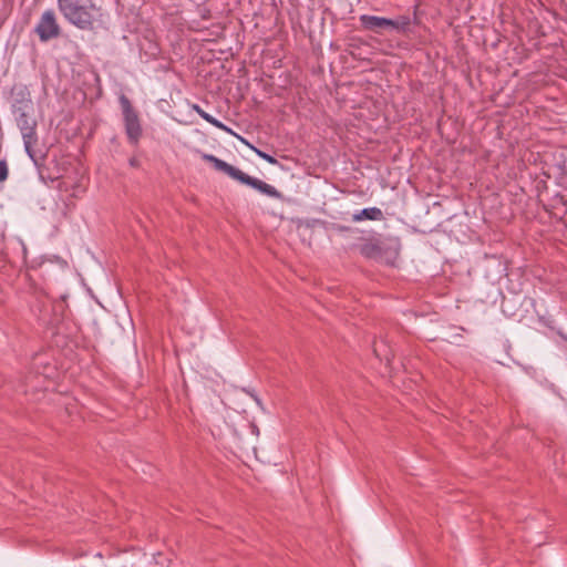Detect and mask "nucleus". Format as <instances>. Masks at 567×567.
<instances>
[{"instance_id": "obj_1", "label": "nucleus", "mask_w": 567, "mask_h": 567, "mask_svg": "<svg viewBox=\"0 0 567 567\" xmlns=\"http://www.w3.org/2000/svg\"><path fill=\"white\" fill-rule=\"evenodd\" d=\"M56 144L51 148L52 158L48 166L39 167V174L43 182L48 179H59L63 176H70L71 153L69 143L71 142V118L65 115L55 127Z\"/></svg>"}, {"instance_id": "obj_2", "label": "nucleus", "mask_w": 567, "mask_h": 567, "mask_svg": "<svg viewBox=\"0 0 567 567\" xmlns=\"http://www.w3.org/2000/svg\"><path fill=\"white\" fill-rule=\"evenodd\" d=\"M359 251L364 258L393 266L400 256L401 240L396 236L371 237L360 246Z\"/></svg>"}, {"instance_id": "obj_3", "label": "nucleus", "mask_w": 567, "mask_h": 567, "mask_svg": "<svg viewBox=\"0 0 567 567\" xmlns=\"http://www.w3.org/2000/svg\"><path fill=\"white\" fill-rule=\"evenodd\" d=\"M202 157L204 161L212 163L215 169L227 174L228 176L238 181L239 183L248 185L269 197H274V198H278V199L282 198V194L279 190H277L274 186H271L256 177H251V176L247 175L246 173L241 172L239 168L226 163L225 161H223L214 155H210V154H203Z\"/></svg>"}, {"instance_id": "obj_4", "label": "nucleus", "mask_w": 567, "mask_h": 567, "mask_svg": "<svg viewBox=\"0 0 567 567\" xmlns=\"http://www.w3.org/2000/svg\"><path fill=\"white\" fill-rule=\"evenodd\" d=\"M14 115L17 126L19 127L27 154L39 165V161L43 159L44 155L39 146V136L37 133L38 121L35 117V109L28 112H19Z\"/></svg>"}, {"instance_id": "obj_5", "label": "nucleus", "mask_w": 567, "mask_h": 567, "mask_svg": "<svg viewBox=\"0 0 567 567\" xmlns=\"http://www.w3.org/2000/svg\"><path fill=\"white\" fill-rule=\"evenodd\" d=\"M120 104L128 142L133 145H137L143 132L138 114L126 95L122 94L120 96Z\"/></svg>"}, {"instance_id": "obj_6", "label": "nucleus", "mask_w": 567, "mask_h": 567, "mask_svg": "<svg viewBox=\"0 0 567 567\" xmlns=\"http://www.w3.org/2000/svg\"><path fill=\"white\" fill-rule=\"evenodd\" d=\"M94 11L95 7L91 0H73V24L81 29L91 28Z\"/></svg>"}, {"instance_id": "obj_7", "label": "nucleus", "mask_w": 567, "mask_h": 567, "mask_svg": "<svg viewBox=\"0 0 567 567\" xmlns=\"http://www.w3.org/2000/svg\"><path fill=\"white\" fill-rule=\"evenodd\" d=\"M11 111L13 114L22 111H33V109H35L31 93L24 84H14L11 87Z\"/></svg>"}, {"instance_id": "obj_8", "label": "nucleus", "mask_w": 567, "mask_h": 567, "mask_svg": "<svg viewBox=\"0 0 567 567\" xmlns=\"http://www.w3.org/2000/svg\"><path fill=\"white\" fill-rule=\"evenodd\" d=\"M58 190L55 204L58 209L68 216L71 206V176H63L59 179H49Z\"/></svg>"}, {"instance_id": "obj_9", "label": "nucleus", "mask_w": 567, "mask_h": 567, "mask_svg": "<svg viewBox=\"0 0 567 567\" xmlns=\"http://www.w3.org/2000/svg\"><path fill=\"white\" fill-rule=\"evenodd\" d=\"M34 31L42 42H48L49 40L59 37L60 27L56 22L54 12L51 10L45 11Z\"/></svg>"}, {"instance_id": "obj_10", "label": "nucleus", "mask_w": 567, "mask_h": 567, "mask_svg": "<svg viewBox=\"0 0 567 567\" xmlns=\"http://www.w3.org/2000/svg\"><path fill=\"white\" fill-rule=\"evenodd\" d=\"M359 20L363 29L375 33H382L384 30H390L391 25V19L383 17L362 14Z\"/></svg>"}, {"instance_id": "obj_11", "label": "nucleus", "mask_w": 567, "mask_h": 567, "mask_svg": "<svg viewBox=\"0 0 567 567\" xmlns=\"http://www.w3.org/2000/svg\"><path fill=\"white\" fill-rule=\"evenodd\" d=\"M382 218L383 213L380 208L377 207L364 208L352 216L353 221H362L364 219L381 220Z\"/></svg>"}, {"instance_id": "obj_12", "label": "nucleus", "mask_w": 567, "mask_h": 567, "mask_svg": "<svg viewBox=\"0 0 567 567\" xmlns=\"http://www.w3.org/2000/svg\"><path fill=\"white\" fill-rule=\"evenodd\" d=\"M411 25V19L408 16H399L391 19L390 30H395L399 33H406Z\"/></svg>"}, {"instance_id": "obj_13", "label": "nucleus", "mask_w": 567, "mask_h": 567, "mask_svg": "<svg viewBox=\"0 0 567 567\" xmlns=\"http://www.w3.org/2000/svg\"><path fill=\"white\" fill-rule=\"evenodd\" d=\"M89 178L82 175L76 184H73V197H76L79 193H84L86 189Z\"/></svg>"}, {"instance_id": "obj_14", "label": "nucleus", "mask_w": 567, "mask_h": 567, "mask_svg": "<svg viewBox=\"0 0 567 567\" xmlns=\"http://www.w3.org/2000/svg\"><path fill=\"white\" fill-rule=\"evenodd\" d=\"M59 8L64 17L71 20V0H59Z\"/></svg>"}, {"instance_id": "obj_15", "label": "nucleus", "mask_w": 567, "mask_h": 567, "mask_svg": "<svg viewBox=\"0 0 567 567\" xmlns=\"http://www.w3.org/2000/svg\"><path fill=\"white\" fill-rule=\"evenodd\" d=\"M66 300H68V295L66 293L61 295L60 301H55V303H54V311H61V313L63 315V312L68 306Z\"/></svg>"}, {"instance_id": "obj_16", "label": "nucleus", "mask_w": 567, "mask_h": 567, "mask_svg": "<svg viewBox=\"0 0 567 567\" xmlns=\"http://www.w3.org/2000/svg\"><path fill=\"white\" fill-rule=\"evenodd\" d=\"M9 169L7 162L4 159L0 161V183L4 182L8 178Z\"/></svg>"}, {"instance_id": "obj_17", "label": "nucleus", "mask_w": 567, "mask_h": 567, "mask_svg": "<svg viewBox=\"0 0 567 567\" xmlns=\"http://www.w3.org/2000/svg\"><path fill=\"white\" fill-rule=\"evenodd\" d=\"M193 109L196 111V113L202 117L204 118L206 122L209 123V121L213 118L212 115H209L208 113H206L199 105H194Z\"/></svg>"}, {"instance_id": "obj_18", "label": "nucleus", "mask_w": 567, "mask_h": 567, "mask_svg": "<svg viewBox=\"0 0 567 567\" xmlns=\"http://www.w3.org/2000/svg\"><path fill=\"white\" fill-rule=\"evenodd\" d=\"M209 123H210L212 125H214L215 127H218V128H220V130H223V131H226V132H228V133H230V134H234V135H235V133H234L229 127H227L226 125H224L220 121H218V120H217V118H215V117H213V118L209 121Z\"/></svg>"}, {"instance_id": "obj_19", "label": "nucleus", "mask_w": 567, "mask_h": 567, "mask_svg": "<svg viewBox=\"0 0 567 567\" xmlns=\"http://www.w3.org/2000/svg\"><path fill=\"white\" fill-rule=\"evenodd\" d=\"M256 152H257V154H258L261 158H264V159H265V161H267L268 163H270V164H277V163H278V161H277L274 156H271V155H269V154H267V153H264V152H261V151H258V150H256Z\"/></svg>"}, {"instance_id": "obj_20", "label": "nucleus", "mask_w": 567, "mask_h": 567, "mask_svg": "<svg viewBox=\"0 0 567 567\" xmlns=\"http://www.w3.org/2000/svg\"><path fill=\"white\" fill-rule=\"evenodd\" d=\"M128 163L134 168H137L141 165L140 161L136 157H131Z\"/></svg>"}, {"instance_id": "obj_21", "label": "nucleus", "mask_w": 567, "mask_h": 567, "mask_svg": "<svg viewBox=\"0 0 567 567\" xmlns=\"http://www.w3.org/2000/svg\"><path fill=\"white\" fill-rule=\"evenodd\" d=\"M373 352H374V354H375L378 358H380V359L382 358L381 353L379 352V348H378V346H377L375 343H374V347H373Z\"/></svg>"}, {"instance_id": "obj_22", "label": "nucleus", "mask_w": 567, "mask_h": 567, "mask_svg": "<svg viewBox=\"0 0 567 567\" xmlns=\"http://www.w3.org/2000/svg\"><path fill=\"white\" fill-rule=\"evenodd\" d=\"M338 229L339 230H349L350 228L349 227H344V226H339Z\"/></svg>"}, {"instance_id": "obj_23", "label": "nucleus", "mask_w": 567, "mask_h": 567, "mask_svg": "<svg viewBox=\"0 0 567 567\" xmlns=\"http://www.w3.org/2000/svg\"><path fill=\"white\" fill-rule=\"evenodd\" d=\"M79 277L81 278L82 286L86 287L85 282H84V280H83V278H82V276H81V274H79Z\"/></svg>"}, {"instance_id": "obj_24", "label": "nucleus", "mask_w": 567, "mask_h": 567, "mask_svg": "<svg viewBox=\"0 0 567 567\" xmlns=\"http://www.w3.org/2000/svg\"><path fill=\"white\" fill-rule=\"evenodd\" d=\"M252 429H254V432H258V427L255 424H252Z\"/></svg>"}]
</instances>
